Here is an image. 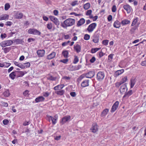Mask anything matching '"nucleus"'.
<instances>
[{
    "label": "nucleus",
    "instance_id": "f257e3e1",
    "mask_svg": "<svg viewBox=\"0 0 146 146\" xmlns=\"http://www.w3.org/2000/svg\"><path fill=\"white\" fill-rule=\"evenodd\" d=\"M75 23V19L69 18L64 21L63 23H62L61 24V25L62 27L64 28L72 26Z\"/></svg>",
    "mask_w": 146,
    "mask_h": 146
},
{
    "label": "nucleus",
    "instance_id": "f03ea898",
    "mask_svg": "<svg viewBox=\"0 0 146 146\" xmlns=\"http://www.w3.org/2000/svg\"><path fill=\"white\" fill-rule=\"evenodd\" d=\"M95 74V72L93 71H90L88 73L81 75L78 79V80L80 81L85 76L88 78H91L94 76Z\"/></svg>",
    "mask_w": 146,
    "mask_h": 146
},
{
    "label": "nucleus",
    "instance_id": "7ed1b4c3",
    "mask_svg": "<svg viewBox=\"0 0 146 146\" xmlns=\"http://www.w3.org/2000/svg\"><path fill=\"white\" fill-rule=\"evenodd\" d=\"M13 43V42L11 40H8L1 42L0 44V45L2 47H4L6 46L11 45Z\"/></svg>",
    "mask_w": 146,
    "mask_h": 146
},
{
    "label": "nucleus",
    "instance_id": "20e7f679",
    "mask_svg": "<svg viewBox=\"0 0 146 146\" xmlns=\"http://www.w3.org/2000/svg\"><path fill=\"white\" fill-rule=\"evenodd\" d=\"M28 33L31 34L38 35H41V32L37 30L36 29H30L28 30Z\"/></svg>",
    "mask_w": 146,
    "mask_h": 146
},
{
    "label": "nucleus",
    "instance_id": "39448f33",
    "mask_svg": "<svg viewBox=\"0 0 146 146\" xmlns=\"http://www.w3.org/2000/svg\"><path fill=\"white\" fill-rule=\"evenodd\" d=\"M105 76L104 73V72L100 71L98 73L97 75V79L99 81H101L102 80Z\"/></svg>",
    "mask_w": 146,
    "mask_h": 146
},
{
    "label": "nucleus",
    "instance_id": "423d86ee",
    "mask_svg": "<svg viewBox=\"0 0 146 146\" xmlns=\"http://www.w3.org/2000/svg\"><path fill=\"white\" fill-rule=\"evenodd\" d=\"M71 117L69 115H66L63 117L60 121V123L62 125L70 120Z\"/></svg>",
    "mask_w": 146,
    "mask_h": 146
},
{
    "label": "nucleus",
    "instance_id": "0eeeda50",
    "mask_svg": "<svg viewBox=\"0 0 146 146\" xmlns=\"http://www.w3.org/2000/svg\"><path fill=\"white\" fill-rule=\"evenodd\" d=\"M96 23H93L90 24L87 29V30L89 32H92L96 26Z\"/></svg>",
    "mask_w": 146,
    "mask_h": 146
},
{
    "label": "nucleus",
    "instance_id": "6e6552de",
    "mask_svg": "<svg viewBox=\"0 0 146 146\" xmlns=\"http://www.w3.org/2000/svg\"><path fill=\"white\" fill-rule=\"evenodd\" d=\"M119 104V102L117 101L113 104L111 110V113L114 112L117 109Z\"/></svg>",
    "mask_w": 146,
    "mask_h": 146
},
{
    "label": "nucleus",
    "instance_id": "1a4fd4ad",
    "mask_svg": "<svg viewBox=\"0 0 146 146\" xmlns=\"http://www.w3.org/2000/svg\"><path fill=\"white\" fill-rule=\"evenodd\" d=\"M92 132L95 133L98 131V125L96 123H94L92 125V127L90 129Z\"/></svg>",
    "mask_w": 146,
    "mask_h": 146
},
{
    "label": "nucleus",
    "instance_id": "9d476101",
    "mask_svg": "<svg viewBox=\"0 0 146 146\" xmlns=\"http://www.w3.org/2000/svg\"><path fill=\"white\" fill-rule=\"evenodd\" d=\"M127 83H125L124 84L122 85L121 87L120 90V92L121 94H122L124 92L126 89V91L127 90Z\"/></svg>",
    "mask_w": 146,
    "mask_h": 146
},
{
    "label": "nucleus",
    "instance_id": "9b49d317",
    "mask_svg": "<svg viewBox=\"0 0 146 146\" xmlns=\"http://www.w3.org/2000/svg\"><path fill=\"white\" fill-rule=\"evenodd\" d=\"M45 51L44 50H38L37 51L38 56L39 57L43 56L45 54Z\"/></svg>",
    "mask_w": 146,
    "mask_h": 146
},
{
    "label": "nucleus",
    "instance_id": "f8f14e48",
    "mask_svg": "<svg viewBox=\"0 0 146 146\" xmlns=\"http://www.w3.org/2000/svg\"><path fill=\"white\" fill-rule=\"evenodd\" d=\"M45 98L42 96H39L36 98L35 100V102L38 103L40 102H42L44 100Z\"/></svg>",
    "mask_w": 146,
    "mask_h": 146
},
{
    "label": "nucleus",
    "instance_id": "ddd939ff",
    "mask_svg": "<svg viewBox=\"0 0 146 146\" xmlns=\"http://www.w3.org/2000/svg\"><path fill=\"white\" fill-rule=\"evenodd\" d=\"M89 80H85L83 81L81 83V86L82 87H85L89 86Z\"/></svg>",
    "mask_w": 146,
    "mask_h": 146
},
{
    "label": "nucleus",
    "instance_id": "4468645a",
    "mask_svg": "<svg viewBox=\"0 0 146 146\" xmlns=\"http://www.w3.org/2000/svg\"><path fill=\"white\" fill-rule=\"evenodd\" d=\"M123 8L126 11L127 13H129L131 12V8L129 5L127 4L124 5L123 6Z\"/></svg>",
    "mask_w": 146,
    "mask_h": 146
},
{
    "label": "nucleus",
    "instance_id": "2eb2a0df",
    "mask_svg": "<svg viewBox=\"0 0 146 146\" xmlns=\"http://www.w3.org/2000/svg\"><path fill=\"white\" fill-rule=\"evenodd\" d=\"M74 49L77 53H79L81 51V47L78 44H76L74 46Z\"/></svg>",
    "mask_w": 146,
    "mask_h": 146
},
{
    "label": "nucleus",
    "instance_id": "dca6fc26",
    "mask_svg": "<svg viewBox=\"0 0 146 146\" xmlns=\"http://www.w3.org/2000/svg\"><path fill=\"white\" fill-rule=\"evenodd\" d=\"M99 40V36L97 35H94L93 36L92 41L95 43H97Z\"/></svg>",
    "mask_w": 146,
    "mask_h": 146
},
{
    "label": "nucleus",
    "instance_id": "f3484780",
    "mask_svg": "<svg viewBox=\"0 0 146 146\" xmlns=\"http://www.w3.org/2000/svg\"><path fill=\"white\" fill-rule=\"evenodd\" d=\"M55 55V52H53L47 56L46 58L49 60L51 59L54 58Z\"/></svg>",
    "mask_w": 146,
    "mask_h": 146
},
{
    "label": "nucleus",
    "instance_id": "a211bd4d",
    "mask_svg": "<svg viewBox=\"0 0 146 146\" xmlns=\"http://www.w3.org/2000/svg\"><path fill=\"white\" fill-rule=\"evenodd\" d=\"M133 92L132 90L129 91L127 92H125V95L123 97V98H127L133 94Z\"/></svg>",
    "mask_w": 146,
    "mask_h": 146
},
{
    "label": "nucleus",
    "instance_id": "6ab92c4d",
    "mask_svg": "<svg viewBox=\"0 0 146 146\" xmlns=\"http://www.w3.org/2000/svg\"><path fill=\"white\" fill-rule=\"evenodd\" d=\"M85 20L84 19L82 18L81 19L78 21L77 23V26L78 27L84 24Z\"/></svg>",
    "mask_w": 146,
    "mask_h": 146
},
{
    "label": "nucleus",
    "instance_id": "aec40b11",
    "mask_svg": "<svg viewBox=\"0 0 146 146\" xmlns=\"http://www.w3.org/2000/svg\"><path fill=\"white\" fill-rule=\"evenodd\" d=\"M52 121V123L53 125H55L56 123V120L57 119L58 117L57 115H55L54 117L52 116H50Z\"/></svg>",
    "mask_w": 146,
    "mask_h": 146
},
{
    "label": "nucleus",
    "instance_id": "412c9836",
    "mask_svg": "<svg viewBox=\"0 0 146 146\" xmlns=\"http://www.w3.org/2000/svg\"><path fill=\"white\" fill-rule=\"evenodd\" d=\"M109 110V109L108 108H106L104 109L102 112L101 116L102 117L105 116L108 112Z\"/></svg>",
    "mask_w": 146,
    "mask_h": 146
},
{
    "label": "nucleus",
    "instance_id": "4be33fe9",
    "mask_svg": "<svg viewBox=\"0 0 146 146\" xmlns=\"http://www.w3.org/2000/svg\"><path fill=\"white\" fill-rule=\"evenodd\" d=\"M124 72V70L123 69L117 70L115 72L114 74L115 77H117L119 75L121 74Z\"/></svg>",
    "mask_w": 146,
    "mask_h": 146
},
{
    "label": "nucleus",
    "instance_id": "5701e85b",
    "mask_svg": "<svg viewBox=\"0 0 146 146\" xmlns=\"http://www.w3.org/2000/svg\"><path fill=\"white\" fill-rule=\"evenodd\" d=\"M120 23L118 21L116 20L115 22L113 24V26L116 28H119L120 27Z\"/></svg>",
    "mask_w": 146,
    "mask_h": 146
},
{
    "label": "nucleus",
    "instance_id": "b1692460",
    "mask_svg": "<svg viewBox=\"0 0 146 146\" xmlns=\"http://www.w3.org/2000/svg\"><path fill=\"white\" fill-rule=\"evenodd\" d=\"M9 17V15L7 14H5L3 15H1L0 17V21L7 19Z\"/></svg>",
    "mask_w": 146,
    "mask_h": 146
},
{
    "label": "nucleus",
    "instance_id": "393cba45",
    "mask_svg": "<svg viewBox=\"0 0 146 146\" xmlns=\"http://www.w3.org/2000/svg\"><path fill=\"white\" fill-rule=\"evenodd\" d=\"M17 72H15V71L12 72L9 75V77L12 80H14L15 78V77L16 76Z\"/></svg>",
    "mask_w": 146,
    "mask_h": 146
},
{
    "label": "nucleus",
    "instance_id": "a878e982",
    "mask_svg": "<svg viewBox=\"0 0 146 146\" xmlns=\"http://www.w3.org/2000/svg\"><path fill=\"white\" fill-rule=\"evenodd\" d=\"M130 21L127 19H124L122 20L121 24L123 25H125L128 24L130 23Z\"/></svg>",
    "mask_w": 146,
    "mask_h": 146
},
{
    "label": "nucleus",
    "instance_id": "bb28decb",
    "mask_svg": "<svg viewBox=\"0 0 146 146\" xmlns=\"http://www.w3.org/2000/svg\"><path fill=\"white\" fill-rule=\"evenodd\" d=\"M68 50H64L62 52V54L64 58H67L68 57Z\"/></svg>",
    "mask_w": 146,
    "mask_h": 146
},
{
    "label": "nucleus",
    "instance_id": "cd10ccee",
    "mask_svg": "<svg viewBox=\"0 0 146 146\" xmlns=\"http://www.w3.org/2000/svg\"><path fill=\"white\" fill-rule=\"evenodd\" d=\"M15 72L19 74V75L17 76V78L22 77L25 74L24 72L23 71H15Z\"/></svg>",
    "mask_w": 146,
    "mask_h": 146
},
{
    "label": "nucleus",
    "instance_id": "c85d7f7f",
    "mask_svg": "<svg viewBox=\"0 0 146 146\" xmlns=\"http://www.w3.org/2000/svg\"><path fill=\"white\" fill-rule=\"evenodd\" d=\"M13 41V42H16V44H21L22 43L24 42L22 39H16L14 40Z\"/></svg>",
    "mask_w": 146,
    "mask_h": 146
},
{
    "label": "nucleus",
    "instance_id": "c756f323",
    "mask_svg": "<svg viewBox=\"0 0 146 146\" xmlns=\"http://www.w3.org/2000/svg\"><path fill=\"white\" fill-rule=\"evenodd\" d=\"M11 49V47H5L2 48V50H3L4 52L5 53H7L8 52H9Z\"/></svg>",
    "mask_w": 146,
    "mask_h": 146
},
{
    "label": "nucleus",
    "instance_id": "7c9ffc66",
    "mask_svg": "<svg viewBox=\"0 0 146 146\" xmlns=\"http://www.w3.org/2000/svg\"><path fill=\"white\" fill-rule=\"evenodd\" d=\"M64 91L63 90H61L59 91H57L55 92V93L58 95L60 96L64 94Z\"/></svg>",
    "mask_w": 146,
    "mask_h": 146
},
{
    "label": "nucleus",
    "instance_id": "2f4dec72",
    "mask_svg": "<svg viewBox=\"0 0 146 146\" xmlns=\"http://www.w3.org/2000/svg\"><path fill=\"white\" fill-rule=\"evenodd\" d=\"M90 7V4L89 3H87L84 5V8L85 10L89 9Z\"/></svg>",
    "mask_w": 146,
    "mask_h": 146
},
{
    "label": "nucleus",
    "instance_id": "473e14b6",
    "mask_svg": "<svg viewBox=\"0 0 146 146\" xmlns=\"http://www.w3.org/2000/svg\"><path fill=\"white\" fill-rule=\"evenodd\" d=\"M135 81L134 79H131L130 80L131 88H132L135 84Z\"/></svg>",
    "mask_w": 146,
    "mask_h": 146
},
{
    "label": "nucleus",
    "instance_id": "72a5a7b5",
    "mask_svg": "<svg viewBox=\"0 0 146 146\" xmlns=\"http://www.w3.org/2000/svg\"><path fill=\"white\" fill-rule=\"evenodd\" d=\"M3 95L5 96L6 97L9 96L10 95V93L9 90H6L3 93Z\"/></svg>",
    "mask_w": 146,
    "mask_h": 146
},
{
    "label": "nucleus",
    "instance_id": "f704fd0d",
    "mask_svg": "<svg viewBox=\"0 0 146 146\" xmlns=\"http://www.w3.org/2000/svg\"><path fill=\"white\" fill-rule=\"evenodd\" d=\"M53 22L57 26H58L60 24V22L58 19L57 18H54V20L53 21Z\"/></svg>",
    "mask_w": 146,
    "mask_h": 146
},
{
    "label": "nucleus",
    "instance_id": "c9c22d12",
    "mask_svg": "<svg viewBox=\"0 0 146 146\" xmlns=\"http://www.w3.org/2000/svg\"><path fill=\"white\" fill-rule=\"evenodd\" d=\"M74 59L73 61V63L74 64L77 63L79 61V59L78 56L76 55L74 56Z\"/></svg>",
    "mask_w": 146,
    "mask_h": 146
},
{
    "label": "nucleus",
    "instance_id": "e433bc0d",
    "mask_svg": "<svg viewBox=\"0 0 146 146\" xmlns=\"http://www.w3.org/2000/svg\"><path fill=\"white\" fill-rule=\"evenodd\" d=\"M100 49L99 48H92L91 49V52L92 53H94L98 51Z\"/></svg>",
    "mask_w": 146,
    "mask_h": 146
},
{
    "label": "nucleus",
    "instance_id": "4c0bfd02",
    "mask_svg": "<svg viewBox=\"0 0 146 146\" xmlns=\"http://www.w3.org/2000/svg\"><path fill=\"white\" fill-rule=\"evenodd\" d=\"M57 77H53L52 76H50L48 78V79L51 81H55Z\"/></svg>",
    "mask_w": 146,
    "mask_h": 146
},
{
    "label": "nucleus",
    "instance_id": "58836bf2",
    "mask_svg": "<svg viewBox=\"0 0 146 146\" xmlns=\"http://www.w3.org/2000/svg\"><path fill=\"white\" fill-rule=\"evenodd\" d=\"M138 20V18L136 17L135 18H134L133 20L132 23L131 24V26H133L135 25L137 22Z\"/></svg>",
    "mask_w": 146,
    "mask_h": 146
},
{
    "label": "nucleus",
    "instance_id": "ea45409f",
    "mask_svg": "<svg viewBox=\"0 0 146 146\" xmlns=\"http://www.w3.org/2000/svg\"><path fill=\"white\" fill-rule=\"evenodd\" d=\"M127 80V77L125 76L124 78H122L120 82L122 84L124 83L125 82H126Z\"/></svg>",
    "mask_w": 146,
    "mask_h": 146
},
{
    "label": "nucleus",
    "instance_id": "a19ab883",
    "mask_svg": "<svg viewBox=\"0 0 146 146\" xmlns=\"http://www.w3.org/2000/svg\"><path fill=\"white\" fill-rule=\"evenodd\" d=\"M10 7V6L9 3H7L5 5V10H7Z\"/></svg>",
    "mask_w": 146,
    "mask_h": 146
},
{
    "label": "nucleus",
    "instance_id": "79ce46f5",
    "mask_svg": "<svg viewBox=\"0 0 146 146\" xmlns=\"http://www.w3.org/2000/svg\"><path fill=\"white\" fill-rule=\"evenodd\" d=\"M90 37V36L89 35L86 34L84 35V38L86 40H88L89 39Z\"/></svg>",
    "mask_w": 146,
    "mask_h": 146
},
{
    "label": "nucleus",
    "instance_id": "37998d69",
    "mask_svg": "<svg viewBox=\"0 0 146 146\" xmlns=\"http://www.w3.org/2000/svg\"><path fill=\"white\" fill-rule=\"evenodd\" d=\"M47 27L48 29H51L52 27V23H48L47 25Z\"/></svg>",
    "mask_w": 146,
    "mask_h": 146
},
{
    "label": "nucleus",
    "instance_id": "c03bdc74",
    "mask_svg": "<svg viewBox=\"0 0 146 146\" xmlns=\"http://www.w3.org/2000/svg\"><path fill=\"white\" fill-rule=\"evenodd\" d=\"M23 17V14L22 13H20L16 16L17 19H21Z\"/></svg>",
    "mask_w": 146,
    "mask_h": 146
},
{
    "label": "nucleus",
    "instance_id": "a18cd8bd",
    "mask_svg": "<svg viewBox=\"0 0 146 146\" xmlns=\"http://www.w3.org/2000/svg\"><path fill=\"white\" fill-rule=\"evenodd\" d=\"M113 55L114 54H111L109 55L108 56V60H110V61H111L113 58Z\"/></svg>",
    "mask_w": 146,
    "mask_h": 146
},
{
    "label": "nucleus",
    "instance_id": "49530a36",
    "mask_svg": "<svg viewBox=\"0 0 146 146\" xmlns=\"http://www.w3.org/2000/svg\"><path fill=\"white\" fill-rule=\"evenodd\" d=\"M50 94V93L48 92H45L43 93V95L44 96L47 97H48Z\"/></svg>",
    "mask_w": 146,
    "mask_h": 146
},
{
    "label": "nucleus",
    "instance_id": "de8ad7c7",
    "mask_svg": "<svg viewBox=\"0 0 146 146\" xmlns=\"http://www.w3.org/2000/svg\"><path fill=\"white\" fill-rule=\"evenodd\" d=\"M70 68L72 71H74L75 70H77L76 68V66H70Z\"/></svg>",
    "mask_w": 146,
    "mask_h": 146
},
{
    "label": "nucleus",
    "instance_id": "09e8293b",
    "mask_svg": "<svg viewBox=\"0 0 146 146\" xmlns=\"http://www.w3.org/2000/svg\"><path fill=\"white\" fill-rule=\"evenodd\" d=\"M137 28V26H135L133 27L130 30V31L132 33H134L135 30H136Z\"/></svg>",
    "mask_w": 146,
    "mask_h": 146
},
{
    "label": "nucleus",
    "instance_id": "8fccbe9b",
    "mask_svg": "<svg viewBox=\"0 0 146 146\" xmlns=\"http://www.w3.org/2000/svg\"><path fill=\"white\" fill-rule=\"evenodd\" d=\"M109 42L108 40H104L102 41V44L105 45H107L108 44Z\"/></svg>",
    "mask_w": 146,
    "mask_h": 146
},
{
    "label": "nucleus",
    "instance_id": "3c124183",
    "mask_svg": "<svg viewBox=\"0 0 146 146\" xmlns=\"http://www.w3.org/2000/svg\"><path fill=\"white\" fill-rule=\"evenodd\" d=\"M3 122L4 125H7L9 123V121L8 119H5L3 121Z\"/></svg>",
    "mask_w": 146,
    "mask_h": 146
},
{
    "label": "nucleus",
    "instance_id": "603ef678",
    "mask_svg": "<svg viewBox=\"0 0 146 146\" xmlns=\"http://www.w3.org/2000/svg\"><path fill=\"white\" fill-rule=\"evenodd\" d=\"M24 64L25 65V68H28L31 65V64L30 62H27V63H24Z\"/></svg>",
    "mask_w": 146,
    "mask_h": 146
},
{
    "label": "nucleus",
    "instance_id": "864d4df0",
    "mask_svg": "<svg viewBox=\"0 0 146 146\" xmlns=\"http://www.w3.org/2000/svg\"><path fill=\"white\" fill-rule=\"evenodd\" d=\"M92 13V11L91 10H88L86 13V15H90Z\"/></svg>",
    "mask_w": 146,
    "mask_h": 146
},
{
    "label": "nucleus",
    "instance_id": "5fc2aeb1",
    "mask_svg": "<svg viewBox=\"0 0 146 146\" xmlns=\"http://www.w3.org/2000/svg\"><path fill=\"white\" fill-rule=\"evenodd\" d=\"M68 61V59H64L60 60L61 62H63L64 64H66Z\"/></svg>",
    "mask_w": 146,
    "mask_h": 146
},
{
    "label": "nucleus",
    "instance_id": "6e6d98bb",
    "mask_svg": "<svg viewBox=\"0 0 146 146\" xmlns=\"http://www.w3.org/2000/svg\"><path fill=\"white\" fill-rule=\"evenodd\" d=\"M78 1H75L73 2H72L71 4V5L72 6H75V5H77L78 4Z\"/></svg>",
    "mask_w": 146,
    "mask_h": 146
},
{
    "label": "nucleus",
    "instance_id": "4d7b16f0",
    "mask_svg": "<svg viewBox=\"0 0 146 146\" xmlns=\"http://www.w3.org/2000/svg\"><path fill=\"white\" fill-rule=\"evenodd\" d=\"M54 89L55 90H60V85H58L54 88Z\"/></svg>",
    "mask_w": 146,
    "mask_h": 146
},
{
    "label": "nucleus",
    "instance_id": "13d9d810",
    "mask_svg": "<svg viewBox=\"0 0 146 146\" xmlns=\"http://www.w3.org/2000/svg\"><path fill=\"white\" fill-rule=\"evenodd\" d=\"M7 35L5 33L1 34V38L2 39L6 37Z\"/></svg>",
    "mask_w": 146,
    "mask_h": 146
},
{
    "label": "nucleus",
    "instance_id": "bf43d9fd",
    "mask_svg": "<svg viewBox=\"0 0 146 146\" xmlns=\"http://www.w3.org/2000/svg\"><path fill=\"white\" fill-rule=\"evenodd\" d=\"M116 10V6L115 5L113 6L112 8V11L113 12H115Z\"/></svg>",
    "mask_w": 146,
    "mask_h": 146
},
{
    "label": "nucleus",
    "instance_id": "052dcab7",
    "mask_svg": "<svg viewBox=\"0 0 146 146\" xmlns=\"http://www.w3.org/2000/svg\"><path fill=\"white\" fill-rule=\"evenodd\" d=\"M96 60V58L94 56H93L92 58L90 60V61L91 63H94Z\"/></svg>",
    "mask_w": 146,
    "mask_h": 146
},
{
    "label": "nucleus",
    "instance_id": "680f3d73",
    "mask_svg": "<svg viewBox=\"0 0 146 146\" xmlns=\"http://www.w3.org/2000/svg\"><path fill=\"white\" fill-rule=\"evenodd\" d=\"M29 91L28 90H25L23 93V95L25 96H26L27 95L29 94Z\"/></svg>",
    "mask_w": 146,
    "mask_h": 146
},
{
    "label": "nucleus",
    "instance_id": "e2e57ef3",
    "mask_svg": "<svg viewBox=\"0 0 146 146\" xmlns=\"http://www.w3.org/2000/svg\"><path fill=\"white\" fill-rule=\"evenodd\" d=\"M105 54V53L102 52L101 51L99 53V56L100 58L102 57V56Z\"/></svg>",
    "mask_w": 146,
    "mask_h": 146
},
{
    "label": "nucleus",
    "instance_id": "0e129e2a",
    "mask_svg": "<svg viewBox=\"0 0 146 146\" xmlns=\"http://www.w3.org/2000/svg\"><path fill=\"white\" fill-rule=\"evenodd\" d=\"M70 94L72 97H75L76 96V94L75 92H71Z\"/></svg>",
    "mask_w": 146,
    "mask_h": 146
},
{
    "label": "nucleus",
    "instance_id": "69168bd1",
    "mask_svg": "<svg viewBox=\"0 0 146 146\" xmlns=\"http://www.w3.org/2000/svg\"><path fill=\"white\" fill-rule=\"evenodd\" d=\"M112 17L111 15H109L108 17V21H110L112 20Z\"/></svg>",
    "mask_w": 146,
    "mask_h": 146
},
{
    "label": "nucleus",
    "instance_id": "338daca9",
    "mask_svg": "<svg viewBox=\"0 0 146 146\" xmlns=\"http://www.w3.org/2000/svg\"><path fill=\"white\" fill-rule=\"evenodd\" d=\"M30 123V121H25L23 123V125L24 126H26L29 125Z\"/></svg>",
    "mask_w": 146,
    "mask_h": 146
},
{
    "label": "nucleus",
    "instance_id": "774afa93",
    "mask_svg": "<svg viewBox=\"0 0 146 146\" xmlns=\"http://www.w3.org/2000/svg\"><path fill=\"white\" fill-rule=\"evenodd\" d=\"M121 84H122L120 82H117L115 83V86L117 88H119V87Z\"/></svg>",
    "mask_w": 146,
    "mask_h": 146
}]
</instances>
